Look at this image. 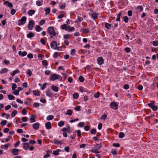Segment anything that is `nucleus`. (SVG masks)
I'll return each instance as SVG.
<instances>
[{"label":"nucleus","mask_w":158,"mask_h":158,"mask_svg":"<svg viewBox=\"0 0 158 158\" xmlns=\"http://www.w3.org/2000/svg\"><path fill=\"white\" fill-rule=\"evenodd\" d=\"M57 79H58L60 81H61L62 77L59 75L55 73L52 74L50 77V81H54Z\"/></svg>","instance_id":"nucleus-1"},{"label":"nucleus","mask_w":158,"mask_h":158,"mask_svg":"<svg viewBox=\"0 0 158 158\" xmlns=\"http://www.w3.org/2000/svg\"><path fill=\"white\" fill-rule=\"evenodd\" d=\"M152 103L148 104V106L151 108L154 111H156L158 109V107L157 106L155 105V101H151Z\"/></svg>","instance_id":"nucleus-2"},{"label":"nucleus","mask_w":158,"mask_h":158,"mask_svg":"<svg viewBox=\"0 0 158 158\" xmlns=\"http://www.w3.org/2000/svg\"><path fill=\"white\" fill-rule=\"evenodd\" d=\"M47 30L48 33L51 35H53V36H55L56 35V33L55 32L54 29L52 27H49L48 28Z\"/></svg>","instance_id":"nucleus-3"},{"label":"nucleus","mask_w":158,"mask_h":158,"mask_svg":"<svg viewBox=\"0 0 158 158\" xmlns=\"http://www.w3.org/2000/svg\"><path fill=\"white\" fill-rule=\"evenodd\" d=\"M27 18L26 16L23 17L21 19L18 21V25L19 26L22 25L26 23Z\"/></svg>","instance_id":"nucleus-4"},{"label":"nucleus","mask_w":158,"mask_h":158,"mask_svg":"<svg viewBox=\"0 0 158 158\" xmlns=\"http://www.w3.org/2000/svg\"><path fill=\"white\" fill-rule=\"evenodd\" d=\"M110 106L111 108L115 110H117L118 108V105L116 102H111L110 104Z\"/></svg>","instance_id":"nucleus-5"},{"label":"nucleus","mask_w":158,"mask_h":158,"mask_svg":"<svg viewBox=\"0 0 158 158\" xmlns=\"http://www.w3.org/2000/svg\"><path fill=\"white\" fill-rule=\"evenodd\" d=\"M35 23L34 21L32 20H30L29 22V23L28 25V29L30 30H32L34 25Z\"/></svg>","instance_id":"nucleus-6"},{"label":"nucleus","mask_w":158,"mask_h":158,"mask_svg":"<svg viewBox=\"0 0 158 158\" xmlns=\"http://www.w3.org/2000/svg\"><path fill=\"white\" fill-rule=\"evenodd\" d=\"M51 47L53 49H56L57 47V44L56 41L52 42L50 44Z\"/></svg>","instance_id":"nucleus-7"},{"label":"nucleus","mask_w":158,"mask_h":158,"mask_svg":"<svg viewBox=\"0 0 158 158\" xmlns=\"http://www.w3.org/2000/svg\"><path fill=\"white\" fill-rule=\"evenodd\" d=\"M19 149H18L13 148L11 150L12 154L14 155H17L19 154Z\"/></svg>","instance_id":"nucleus-8"},{"label":"nucleus","mask_w":158,"mask_h":158,"mask_svg":"<svg viewBox=\"0 0 158 158\" xmlns=\"http://www.w3.org/2000/svg\"><path fill=\"white\" fill-rule=\"evenodd\" d=\"M97 60L98 64L99 65H101L104 63V60L102 57H98Z\"/></svg>","instance_id":"nucleus-9"},{"label":"nucleus","mask_w":158,"mask_h":158,"mask_svg":"<svg viewBox=\"0 0 158 158\" xmlns=\"http://www.w3.org/2000/svg\"><path fill=\"white\" fill-rule=\"evenodd\" d=\"M40 124L38 123H36L32 125V127L35 130H38L39 128Z\"/></svg>","instance_id":"nucleus-10"},{"label":"nucleus","mask_w":158,"mask_h":158,"mask_svg":"<svg viewBox=\"0 0 158 158\" xmlns=\"http://www.w3.org/2000/svg\"><path fill=\"white\" fill-rule=\"evenodd\" d=\"M23 148L24 150H28L29 148L30 144L29 143H23Z\"/></svg>","instance_id":"nucleus-11"},{"label":"nucleus","mask_w":158,"mask_h":158,"mask_svg":"<svg viewBox=\"0 0 158 158\" xmlns=\"http://www.w3.org/2000/svg\"><path fill=\"white\" fill-rule=\"evenodd\" d=\"M46 95L49 97H52L53 95V94L51 92V90L49 89H48L47 90L46 92Z\"/></svg>","instance_id":"nucleus-12"},{"label":"nucleus","mask_w":158,"mask_h":158,"mask_svg":"<svg viewBox=\"0 0 158 158\" xmlns=\"http://www.w3.org/2000/svg\"><path fill=\"white\" fill-rule=\"evenodd\" d=\"M91 16L93 19L95 20L97 18L98 15L96 13L93 12L91 15Z\"/></svg>","instance_id":"nucleus-13"},{"label":"nucleus","mask_w":158,"mask_h":158,"mask_svg":"<svg viewBox=\"0 0 158 158\" xmlns=\"http://www.w3.org/2000/svg\"><path fill=\"white\" fill-rule=\"evenodd\" d=\"M6 4H7V5L10 8L13 7V4L11 2H9L8 1H6L3 2L4 5H6Z\"/></svg>","instance_id":"nucleus-14"},{"label":"nucleus","mask_w":158,"mask_h":158,"mask_svg":"<svg viewBox=\"0 0 158 158\" xmlns=\"http://www.w3.org/2000/svg\"><path fill=\"white\" fill-rule=\"evenodd\" d=\"M45 125L46 128L48 129H50L52 127L51 123L49 122L46 123Z\"/></svg>","instance_id":"nucleus-15"},{"label":"nucleus","mask_w":158,"mask_h":158,"mask_svg":"<svg viewBox=\"0 0 158 158\" xmlns=\"http://www.w3.org/2000/svg\"><path fill=\"white\" fill-rule=\"evenodd\" d=\"M30 117L31 118H30V121L31 123L35 122V115L32 114L31 116Z\"/></svg>","instance_id":"nucleus-16"},{"label":"nucleus","mask_w":158,"mask_h":158,"mask_svg":"<svg viewBox=\"0 0 158 158\" xmlns=\"http://www.w3.org/2000/svg\"><path fill=\"white\" fill-rule=\"evenodd\" d=\"M35 35V34L33 33L32 32H30L27 35V37L28 38H31L32 37H34Z\"/></svg>","instance_id":"nucleus-17"},{"label":"nucleus","mask_w":158,"mask_h":158,"mask_svg":"<svg viewBox=\"0 0 158 158\" xmlns=\"http://www.w3.org/2000/svg\"><path fill=\"white\" fill-rule=\"evenodd\" d=\"M51 88L52 89L53 91L55 92H57L58 90V87L52 85L51 86Z\"/></svg>","instance_id":"nucleus-18"},{"label":"nucleus","mask_w":158,"mask_h":158,"mask_svg":"<svg viewBox=\"0 0 158 158\" xmlns=\"http://www.w3.org/2000/svg\"><path fill=\"white\" fill-rule=\"evenodd\" d=\"M18 53L19 55H21L22 56H24L27 55V52L26 51L22 52L21 51H19Z\"/></svg>","instance_id":"nucleus-19"},{"label":"nucleus","mask_w":158,"mask_h":158,"mask_svg":"<svg viewBox=\"0 0 158 158\" xmlns=\"http://www.w3.org/2000/svg\"><path fill=\"white\" fill-rule=\"evenodd\" d=\"M35 12V11L34 10H29L28 14L29 15L32 16V15L34 14Z\"/></svg>","instance_id":"nucleus-20"},{"label":"nucleus","mask_w":158,"mask_h":158,"mask_svg":"<svg viewBox=\"0 0 158 158\" xmlns=\"http://www.w3.org/2000/svg\"><path fill=\"white\" fill-rule=\"evenodd\" d=\"M33 94L35 96H40V92L38 91V90H33Z\"/></svg>","instance_id":"nucleus-21"},{"label":"nucleus","mask_w":158,"mask_h":158,"mask_svg":"<svg viewBox=\"0 0 158 158\" xmlns=\"http://www.w3.org/2000/svg\"><path fill=\"white\" fill-rule=\"evenodd\" d=\"M19 72L20 71L18 69H17L13 71V73H11V75L13 76H14L15 74L17 73H19Z\"/></svg>","instance_id":"nucleus-22"},{"label":"nucleus","mask_w":158,"mask_h":158,"mask_svg":"<svg viewBox=\"0 0 158 158\" xmlns=\"http://www.w3.org/2000/svg\"><path fill=\"white\" fill-rule=\"evenodd\" d=\"M60 149H57L56 150L54 151H53V154L55 156H57L59 155V152L60 151Z\"/></svg>","instance_id":"nucleus-23"},{"label":"nucleus","mask_w":158,"mask_h":158,"mask_svg":"<svg viewBox=\"0 0 158 158\" xmlns=\"http://www.w3.org/2000/svg\"><path fill=\"white\" fill-rule=\"evenodd\" d=\"M121 15V13L120 12L119 13L117 16V18L116 19V21H120V16Z\"/></svg>","instance_id":"nucleus-24"},{"label":"nucleus","mask_w":158,"mask_h":158,"mask_svg":"<svg viewBox=\"0 0 158 158\" xmlns=\"http://www.w3.org/2000/svg\"><path fill=\"white\" fill-rule=\"evenodd\" d=\"M8 69L6 68H5L2 69V70L0 71V73L2 74L3 73H5L7 72H8Z\"/></svg>","instance_id":"nucleus-25"},{"label":"nucleus","mask_w":158,"mask_h":158,"mask_svg":"<svg viewBox=\"0 0 158 158\" xmlns=\"http://www.w3.org/2000/svg\"><path fill=\"white\" fill-rule=\"evenodd\" d=\"M53 141H54V144H60L62 143V142L61 141H58L55 139Z\"/></svg>","instance_id":"nucleus-26"},{"label":"nucleus","mask_w":158,"mask_h":158,"mask_svg":"<svg viewBox=\"0 0 158 158\" xmlns=\"http://www.w3.org/2000/svg\"><path fill=\"white\" fill-rule=\"evenodd\" d=\"M70 127L69 126H68V127H64L62 131L63 132L67 131V132H68V131H70Z\"/></svg>","instance_id":"nucleus-27"},{"label":"nucleus","mask_w":158,"mask_h":158,"mask_svg":"<svg viewBox=\"0 0 158 158\" xmlns=\"http://www.w3.org/2000/svg\"><path fill=\"white\" fill-rule=\"evenodd\" d=\"M44 10L46 12L45 14L46 15L49 14L50 11V9L49 7H48L46 9H44Z\"/></svg>","instance_id":"nucleus-28"},{"label":"nucleus","mask_w":158,"mask_h":158,"mask_svg":"<svg viewBox=\"0 0 158 158\" xmlns=\"http://www.w3.org/2000/svg\"><path fill=\"white\" fill-rule=\"evenodd\" d=\"M35 29L36 31L38 32L42 30V29L39 25H36L35 26Z\"/></svg>","instance_id":"nucleus-29"},{"label":"nucleus","mask_w":158,"mask_h":158,"mask_svg":"<svg viewBox=\"0 0 158 158\" xmlns=\"http://www.w3.org/2000/svg\"><path fill=\"white\" fill-rule=\"evenodd\" d=\"M91 152L94 153H99V152L98 151V148L93 149L91 151Z\"/></svg>","instance_id":"nucleus-30"},{"label":"nucleus","mask_w":158,"mask_h":158,"mask_svg":"<svg viewBox=\"0 0 158 158\" xmlns=\"http://www.w3.org/2000/svg\"><path fill=\"white\" fill-rule=\"evenodd\" d=\"M79 91L81 93H83V92H86V90L85 89H84V88L82 86H80L79 88Z\"/></svg>","instance_id":"nucleus-31"},{"label":"nucleus","mask_w":158,"mask_h":158,"mask_svg":"<svg viewBox=\"0 0 158 158\" xmlns=\"http://www.w3.org/2000/svg\"><path fill=\"white\" fill-rule=\"evenodd\" d=\"M8 98L10 100H14L15 98V97L12 95H8Z\"/></svg>","instance_id":"nucleus-32"},{"label":"nucleus","mask_w":158,"mask_h":158,"mask_svg":"<svg viewBox=\"0 0 158 158\" xmlns=\"http://www.w3.org/2000/svg\"><path fill=\"white\" fill-rule=\"evenodd\" d=\"M72 111L71 110L69 109L67 111L66 114L68 115H71L72 114Z\"/></svg>","instance_id":"nucleus-33"},{"label":"nucleus","mask_w":158,"mask_h":158,"mask_svg":"<svg viewBox=\"0 0 158 158\" xmlns=\"http://www.w3.org/2000/svg\"><path fill=\"white\" fill-rule=\"evenodd\" d=\"M61 29L63 30L67 29V25L66 24H64L62 25L61 26Z\"/></svg>","instance_id":"nucleus-34"},{"label":"nucleus","mask_w":158,"mask_h":158,"mask_svg":"<svg viewBox=\"0 0 158 158\" xmlns=\"http://www.w3.org/2000/svg\"><path fill=\"white\" fill-rule=\"evenodd\" d=\"M7 123V121L6 120H3L1 123L0 125L2 126H5Z\"/></svg>","instance_id":"nucleus-35"},{"label":"nucleus","mask_w":158,"mask_h":158,"mask_svg":"<svg viewBox=\"0 0 158 158\" xmlns=\"http://www.w3.org/2000/svg\"><path fill=\"white\" fill-rule=\"evenodd\" d=\"M17 113V111L16 110H14L11 114V116L12 117H14Z\"/></svg>","instance_id":"nucleus-36"},{"label":"nucleus","mask_w":158,"mask_h":158,"mask_svg":"<svg viewBox=\"0 0 158 158\" xmlns=\"http://www.w3.org/2000/svg\"><path fill=\"white\" fill-rule=\"evenodd\" d=\"M54 118V116L52 115H50L47 117V119L48 120H50Z\"/></svg>","instance_id":"nucleus-37"},{"label":"nucleus","mask_w":158,"mask_h":158,"mask_svg":"<svg viewBox=\"0 0 158 158\" xmlns=\"http://www.w3.org/2000/svg\"><path fill=\"white\" fill-rule=\"evenodd\" d=\"M105 27L106 28L110 29L111 28V24L106 23L105 24Z\"/></svg>","instance_id":"nucleus-38"},{"label":"nucleus","mask_w":158,"mask_h":158,"mask_svg":"<svg viewBox=\"0 0 158 158\" xmlns=\"http://www.w3.org/2000/svg\"><path fill=\"white\" fill-rule=\"evenodd\" d=\"M79 80L80 82H83L85 80V79L83 76H81L79 77Z\"/></svg>","instance_id":"nucleus-39"},{"label":"nucleus","mask_w":158,"mask_h":158,"mask_svg":"<svg viewBox=\"0 0 158 158\" xmlns=\"http://www.w3.org/2000/svg\"><path fill=\"white\" fill-rule=\"evenodd\" d=\"M64 124V123L63 121H60L58 123V125L59 127H61L63 126Z\"/></svg>","instance_id":"nucleus-40"},{"label":"nucleus","mask_w":158,"mask_h":158,"mask_svg":"<svg viewBox=\"0 0 158 158\" xmlns=\"http://www.w3.org/2000/svg\"><path fill=\"white\" fill-rule=\"evenodd\" d=\"M125 136L123 132H120L119 134V138H123Z\"/></svg>","instance_id":"nucleus-41"},{"label":"nucleus","mask_w":158,"mask_h":158,"mask_svg":"<svg viewBox=\"0 0 158 158\" xmlns=\"http://www.w3.org/2000/svg\"><path fill=\"white\" fill-rule=\"evenodd\" d=\"M78 96L79 95L77 93H75L73 94V97L74 99H77Z\"/></svg>","instance_id":"nucleus-42"},{"label":"nucleus","mask_w":158,"mask_h":158,"mask_svg":"<svg viewBox=\"0 0 158 158\" xmlns=\"http://www.w3.org/2000/svg\"><path fill=\"white\" fill-rule=\"evenodd\" d=\"M42 63L43 65L47 66L48 64V62L47 60H44L42 61Z\"/></svg>","instance_id":"nucleus-43"},{"label":"nucleus","mask_w":158,"mask_h":158,"mask_svg":"<svg viewBox=\"0 0 158 158\" xmlns=\"http://www.w3.org/2000/svg\"><path fill=\"white\" fill-rule=\"evenodd\" d=\"M102 143H100L99 144L97 143L96 145V146L97 147V148L99 149L102 147Z\"/></svg>","instance_id":"nucleus-44"},{"label":"nucleus","mask_w":158,"mask_h":158,"mask_svg":"<svg viewBox=\"0 0 158 158\" xmlns=\"http://www.w3.org/2000/svg\"><path fill=\"white\" fill-rule=\"evenodd\" d=\"M110 152L113 155H116L117 154V152L115 149H112Z\"/></svg>","instance_id":"nucleus-45"},{"label":"nucleus","mask_w":158,"mask_h":158,"mask_svg":"<svg viewBox=\"0 0 158 158\" xmlns=\"http://www.w3.org/2000/svg\"><path fill=\"white\" fill-rule=\"evenodd\" d=\"M137 9L139 10V11H141L143 10V7L142 6H139L137 7Z\"/></svg>","instance_id":"nucleus-46"},{"label":"nucleus","mask_w":158,"mask_h":158,"mask_svg":"<svg viewBox=\"0 0 158 158\" xmlns=\"http://www.w3.org/2000/svg\"><path fill=\"white\" fill-rule=\"evenodd\" d=\"M76 131L77 132V135L79 137H81V131L80 130H77Z\"/></svg>","instance_id":"nucleus-47"},{"label":"nucleus","mask_w":158,"mask_h":158,"mask_svg":"<svg viewBox=\"0 0 158 158\" xmlns=\"http://www.w3.org/2000/svg\"><path fill=\"white\" fill-rule=\"evenodd\" d=\"M124 20L126 23H127L128 22L129 19L127 16H125L123 18Z\"/></svg>","instance_id":"nucleus-48"},{"label":"nucleus","mask_w":158,"mask_h":158,"mask_svg":"<svg viewBox=\"0 0 158 158\" xmlns=\"http://www.w3.org/2000/svg\"><path fill=\"white\" fill-rule=\"evenodd\" d=\"M36 4L38 6H40L42 5L43 3L40 1L38 0L36 1Z\"/></svg>","instance_id":"nucleus-49"},{"label":"nucleus","mask_w":158,"mask_h":158,"mask_svg":"<svg viewBox=\"0 0 158 158\" xmlns=\"http://www.w3.org/2000/svg\"><path fill=\"white\" fill-rule=\"evenodd\" d=\"M26 12V10L25 7H23L22 9V12L23 14H24Z\"/></svg>","instance_id":"nucleus-50"},{"label":"nucleus","mask_w":158,"mask_h":158,"mask_svg":"<svg viewBox=\"0 0 158 158\" xmlns=\"http://www.w3.org/2000/svg\"><path fill=\"white\" fill-rule=\"evenodd\" d=\"M90 133L91 134H95L96 133V130L94 128L93 129L90 131Z\"/></svg>","instance_id":"nucleus-51"},{"label":"nucleus","mask_w":158,"mask_h":158,"mask_svg":"<svg viewBox=\"0 0 158 158\" xmlns=\"http://www.w3.org/2000/svg\"><path fill=\"white\" fill-rule=\"evenodd\" d=\"M107 117V115L106 114H105L103 115H102L101 117H100V118L101 119L105 120V119Z\"/></svg>","instance_id":"nucleus-52"},{"label":"nucleus","mask_w":158,"mask_h":158,"mask_svg":"<svg viewBox=\"0 0 158 158\" xmlns=\"http://www.w3.org/2000/svg\"><path fill=\"white\" fill-rule=\"evenodd\" d=\"M14 91V92L12 93V94H13L16 95H17L19 94V92L18 90L15 89V90Z\"/></svg>","instance_id":"nucleus-53"},{"label":"nucleus","mask_w":158,"mask_h":158,"mask_svg":"<svg viewBox=\"0 0 158 158\" xmlns=\"http://www.w3.org/2000/svg\"><path fill=\"white\" fill-rule=\"evenodd\" d=\"M75 29V28L73 27H71L69 29H66V31H67L68 32H71L73 31Z\"/></svg>","instance_id":"nucleus-54"},{"label":"nucleus","mask_w":158,"mask_h":158,"mask_svg":"<svg viewBox=\"0 0 158 158\" xmlns=\"http://www.w3.org/2000/svg\"><path fill=\"white\" fill-rule=\"evenodd\" d=\"M45 20L43 19L40 21L39 22V24L41 26L43 25L45 23Z\"/></svg>","instance_id":"nucleus-55"},{"label":"nucleus","mask_w":158,"mask_h":158,"mask_svg":"<svg viewBox=\"0 0 158 158\" xmlns=\"http://www.w3.org/2000/svg\"><path fill=\"white\" fill-rule=\"evenodd\" d=\"M65 3H64L62 4L61 6H60V9H64L65 8Z\"/></svg>","instance_id":"nucleus-56"},{"label":"nucleus","mask_w":158,"mask_h":158,"mask_svg":"<svg viewBox=\"0 0 158 158\" xmlns=\"http://www.w3.org/2000/svg\"><path fill=\"white\" fill-rule=\"evenodd\" d=\"M59 55V54H58V53L57 52H54V53L53 54V57L54 58H56Z\"/></svg>","instance_id":"nucleus-57"},{"label":"nucleus","mask_w":158,"mask_h":158,"mask_svg":"<svg viewBox=\"0 0 158 158\" xmlns=\"http://www.w3.org/2000/svg\"><path fill=\"white\" fill-rule=\"evenodd\" d=\"M27 73L29 75V77H30L32 75V72L30 69H28L27 72Z\"/></svg>","instance_id":"nucleus-58"},{"label":"nucleus","mask_w":158,"mask_h":158,"mask_svg":"<svg viewBox=\"0 0 158 158\" xmlns=\"http://www.w3.org/2000/svg\"><path fill=\"white\" fill-rule=\"evenodd\" d=\"M40 42L43 45H45L46 44V41L42 38H41L40 40Z\"/></svg>","instance_id":"nucleus-59"},{"label":"nucleus","mask_w":158,"mask_h":158,"mask_svg":"<svg viewBox=\"0 0 158 158\" xmlns=\"http://www.w3.org/2000/svg\"><path fill=\"white\" fill-rule=\"evenodd\" d=\"M125 51L127 53H129L131 51V49L127 47L125 48Z\"/></svg>","instance_id":"nucleus-60"},{"label":"nucleus","mask_w":158,"mask_h":158,"mask_svg":"<svg viewBox=\"0 0 158 158\" xmlns=\"http://www.w3.org/2000/svg\"><path fill=\"white\" fill-rule=\"evenodd\" d=\"M22 120L23 122H26L27 121V118L26 117H22Z\"/></svg>","instance_id":"nucleus-61"},{"label":"nucleus","mask_w":158,"mask_h":158,"mask_svg":"<svg viewBox=\"0 0 158 158\" xmlns=\"http://www.w3.org/2000/svg\"><path fill=\"white\" fill-rule=\"evenodd\" d=\"M83 32L88 33L89 32V28H84L83 29Z\"/></svg>","instance_id":"nucleus-62"},{"label":"nucleus","mask_w":158,"mask_h":158,"mask_svg":"<svg viewBox=\"0 0 158 158\" xmlns=\"http://www.w3.org/2000/svg\"><path fill=\"white\" fill-rule=\"evenodd\" d=\"M16 10L14 9H12L10 11V13L12 15H14L16 12Z\"/></svg>","instance_id":"nucleus-63"},{"label":"nucleus","mask_w":158,"mask_h":158,"mask_svg":"<svg viewBox=\"0 0 158 158\" xmlns=\"http://www.w3.org/2000/svg\"><path fill=\"white\" fill-rule=\"evenodd\" d=\"M22 112L23 114L25 115L27 114V111L25 108L23 109L22 110Z\"/></svg>","instance_id":"nucleus-64"}]
</instances>
